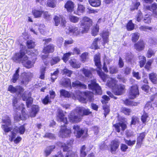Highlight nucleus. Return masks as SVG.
<instances>
[{
  "instance_id": "1",
  "label": "nucleus",
  "mask_w": 157,
  "mask_h": 157,
  "mask_svg": "<svg viewBox=\"0 0 157 157\" xmlns=\"http://www.w3.org/2000/svg\"><path fill=\"white\" fill-rule=\"evenodd\" d=\"M95 65L97 67L96 70L97 74L104 82L107 80L106 85L112 89L113 91L116 95H121L122 94L124 89V85L120 84L116 85L117 81L114 78H110L104 74L101 69V65L100 60V56L99 54L95 55L94 58Z\"/></svg>"
},
{
  "instance_id": "2",
  "label": "nucleus",
  "mask_w": 157,
  "mask_h": 157,
  "mask_svg": "<svg viewBox=\"0 0 157 157\" xmlns=\"http://www.w3.org/2000/svg\"><path fill=\"white\" fill-rule=\"evenodd\" d=\"M92 22L90 19L87 17H84L82 18L80 27H69L66 32L67 34L71 33L74 36H78L81 33L87 32L92 25Z\"/></svg>"
},
{
  "instance_id": "3",
  "label": "nucleus",
  "mask_w": 157,
  "mask_h": 157,
  "mask_svg": "<svg viewBox=\"0 0 157 157\" xmlns=\"http://www.w3.org/2000/svg\"><path fill=\"white\" fill-rule=\"evenodd\" d=\"M23 90V88L21 86H17L15 87L13 86L12 85H10L8 88V91H10L12 93H16L18 95L20 94L22 96L23 100L24 101H26V105L28 107H29L31 105L33 101V98L31 97V94L29 93L28 97L25 96V94L22 95L21 92Z\"/></svg>"
},
{
  "instance_id": "4",
  "label": "nucleus",
  "mask_w": 157,
  "mask_h": 157,
  "mask_svg": "<svg viewBox=\"0 0 157 157\" xmlns=\"http://www.w3.org/2000/svg\"><path fill=\"white\" fill-rule=\"evenodd\" d=\"M84 97L81 96V92L78 91L75 95L78 97L79 101L82 103H86L88 101H92L93 100V94L92 92L87 91L84 92Z\"/></svg>"
},
{
  "instance_id": "5",
  "label": "nucleus",
  "mask_w": 157,
  "mask_h": 157,
  "mask_svg": "<svg viewBox=\"0 0 157 157\" xmlns=\"http://www.w3.org/2000/svg\"><path fill=\"white\" fill-rule=\"evenodd\" d=\"M78 111L76 108L71 112L68 116L70 121L72 123H78L81 121V116L80 115Z\"/></svg>"
},
{
  "instance_id": "6",
  "label": "nucleus",
  "mask_w": 157,
  "mask_h": 157,
  "mask_svg": "<svg viewBox=\"0 0 157 157\" xmlns=\"http://www.w3.org/2000/svg\"><path fill=\"white\" fill-rule=\"evenodd\" d=\"M88 87L89 89L92 90L93 93L97 94H101L102 91L101 88L96 83V79H92L91 80V83L88 84Z\"/></svg>"
},
{
  "instance_id": "7",
  "label": "nucleus",
  "mask_w": 157,
  "mask_h": 157,
  "mask_svg": "<svg viewBox=\"0 0 157 157\" xmlns=\"http://www.w3.org/2000/svg\"><path fill=\"white\" fill-rule=\"evenodd\" d=\"M2 122L3 123L2 125V128L6 133L12 130V128L10 127L11 125V121L10 118L6 116L5 119L2 120Z\"/></svg>"
},
{
  "instance_id": "8",
  "label": "nucleus",
  "mask_w": 157,
  "mask_h": 157,
  "mask_svg": "<svg viewBox=\"0 0 157 157\" xmlns=\"http://www.w3.org/2000/svg\"><path fill=\"white\" fill-rule=\"evenodd\" d=\"M33 76L32 74L30 72H24L21 75L20 81L21 85H27L30 80Z\"/></svg>"
},
{
  "instance_id": "9",
  "label": "nucleus",
  "mask_w": 157,
  "mask_h": 157,
  "mask_svg": "<svg viewBox=\"0 0 157 157\" xmlns=\"http://www.w3.org/2000/svg\"><path fill=\"white\" fill-rule=\"evenodd\" d=\"M74 130V132L76 137L79 138L81 136L82 138H85L87 136V132L85 131L82 129L80 128L79 127L78 125H75L73 127Z\"/></svg>"
},
{
  "instance_id": "10",
  "label": "nucleus",
  "mask_w": 157,
  "mask_h": 157,
  "mask_svg": "<svg viewBox=\"0 0 157 157\" xmlns=\"http://www.w3.org/2000/svg\"><path fill=\"white\" fill-rule=\"evenodd\" d=\"M71 134V129L67 128L65 125L61 126V129L59 132V135L60 137L62 138L69 137Z\"/></svg>"
},
{
  "instance_id": "11",
  "label": "nucleus",
  "mask_w": 157,
  "mask_h": 157,
  "mask_svg": "<svg viewBox=\"0 0 157 157\" xmlns=\"http://www.w3.org/2000/svg\"><path fill=\"white\" fill-rule=\"evenodd\" d=\"M26 55L24 52L20 51V52L15 53L12 57L13 61L17 63H21Z\"/></svg>"
},
{
  "instance_id": "12",
  "label": "nucleus",
  "mask_w": 157,
  "mask_h": 157,
  "mask_svg": "<svg viewBox=\"0 0 157 157\" xmlns=\"http://www.w3.org/2000/svg\"><path fill=\"white\" fill-rule=\"evenodd\" d=\"M139 94L138 88L137 85H134L130 87L129 94V98H130L134 99Z\"/></svg>"
},
{
  "instance_id": "13",
  "label": "nucleus",
  "mask_w": 157,
  "mask_h": 157,
  "mask_svg": "<svg viewBox=\"0 0 157 157\" xmlns=\"http://www.w3.org/2000/svg\"><path fill=\"white\" fill-rule=\"evenodd\" d=\"M50 95H47L42 100V102L44 104L46 105L48 103L51 102V99H53L56 96L55 93L52 90H50L49 91Z\"/></svg>"
},
{
  "instance_id": "14",
  "label": "nucleus",
  "mask_w": 157,
  "mask_h": 157,
  "mask_svg": "<svg viewBox=\"0 0 157 157\" xmlns=\"http://www.w3.org/2000/svg\"><path fill=\"white\" fill-rule=\"evenodd\" d=\"M73 140H70L67 142V144L61 142H59L57 144L59 147H60L63 148L64 151H68V150L73 144Z\"/></svg>"
},
{
  "instance_id": "15",
  "label": "nucleus",
  "mask_w": 157,
  "mask_h": 157,
  "mask_svg": "<svg viewBox=\"0 0 157 157\" xmlns=\"http://www.w3.org/2000/svg\"><path fill=\"white\" fill-rule=\"evenodd\" d=\"M21 63L26 68H30L33 67L34 63L29 60L28 57L26 55L22 59Z\"/></svg>"
},
{
  "instance_id": "16",
  "label": "nucleus",
  "mask_w": 157,
  "mask_h": 157,
  "mask_svg": "<svg viewBox=\"0 0 157 157\" xmlns=\"http://www.w3.org/2000/svg\"><path fill=\"white\" fill-rule=\"evenodd\" d=\"M13 106V109L15 110H18L21 111V113L24 111L23 105H19L17 103V100L16 97H14L12 100Z\"/></svg>"
},
{
  "instance_id": "17",
  "label": "nucleus",
  "mask_w": 157,
  "mask_h": 157,
  "mask_svg": "<svg viewBox=\"0 0 157 157\" xmlns=\"http://www.w3.org/2000/svg\"><path fill=\"white\" fill-rule=\"evenodd\" d=\"M43 11L41 9V6L39 8H34L33 9L32 13L35 18H39L43 14Z\"/></svg>"
},
{
  "instance_id": "18",
  "label": "nucleus",
  "mask_w": 157,
  "mask_h": 157,
  "mask_svg": "<svg viewBox=\"0 0 157 157\" xmlns=\"http://www.w3.org/2000/svg\"><path fill=\"white\" fill-rule=\"evenodd\" d=\"M16 136L15 133L14 132H11L10 135L9 136V140L11 142L13 141L14 143L16 144L19 143L21 140L22 139L20 136H18L15 139Z\"/></svg>"
},
{
  "instance_id": "19",
  "label": "nucleus",
  "mask_w": 157,
  "mask_h": 157,
  "mask_svg": "<svg viewBox=\"0 0 157 157\" xmlns=\"http://www.w3.org/2000/svg\"><path fill=\"white\" fill-rule=\"evenodd\" d=\"M57 116L59 121L60 122H62L65 124H67V119L66 117H64V115L63 111L62 110H59L58 111Z\"/></svg>"
},
{
  "instance_id": "20",
  "label": "nucleus",
  "mask_w": 157,
  "mask_h": 157,
  "mask_svg": "<svg viewBox=\"0 0 157 157\" xmlns=\"http://www.w3.org/2000/svg\"><path fill=\"white\" fill-rule=\"evenodd\" d=\"M120 144L119 142L117 140L112 141L110 144L111 151L112 154H114L117 149L118 148Z\"/></svg>"
},
{
  "instance_id": "21",
  "label": "nucleus",
  "mask_w": 157,
  "mask_h": 157,
  "mask_svg": "<svg viewBox=\"0 0 157 157\" xmlns=\"http://www.w3.org/2000/svg\"><path fill=\"white\" fill-rule=\"evenodd\" d=\"M77 110L78 111L79 114L81 117L83 115H87L91 113L89 109H85L81 107H77Z\"/></svg>"
},
{
  "instance_id": "22",
  "label": "nucleus",
  "mask_w": 157,
  "mask_h": 157,
  "mask_svg": "<svg viewBox=\"0 0 157 157\" xmlns=\"http://www.w3.org/2000/svg\"><path fill=\"white\" fill-rule=\"evenodd\" d=\"M145 135L144 133H140L137 136L136 145L137 147L139 148L141 147L143 139L145 137Z\"/></svg>"
},
{
  "instance_id": "23",
  "label": "nucleus",
  "mask_w": 157,
  "mask_h": 157,
  "mask_svg": "<svg viewBox=\"0 0 157 157\" xmlns=\"http://www.w3.org/2000/svg\"><path fill=\"white\" fill-rule=\"evenodd\" d=\"M81 71H82V73L85 76L87 77H90L92 75L91 71L94 72L95 71V70L93 68L88 69L87 68L85 67L81 69Z\"/></svg>"
},
{
  "instance_id": "24",
  "label": "nucleus",
  "mask_w": 157,
  "mask_h": 157,
  "mask_svg": "<svg viewBox=\"0 0 157 157\" xmlns=\"http://www.w3.org/2000/svg\"><path fill=\"white\" fill-rule=\"evenodd\" d=\"M113 126L115 127L116 130L118 132H120L121 129L124 131L126 128V124L123 123H117L114 124Z\"/></svg>"
},
{
  "instance_id": "25",
  "label": "nucleus",
  "mask_w": 157,
  "mask_h": 157,
  "mask_svg": "<svg viewBox=\"0 0 157 157\" xmlns=\"http://www.w3.org/2000/svg\"><path fill=\"white\" fill-rule=\"evenodd\" d=\"M72 86L73 87L78 89H86V85L82 84L79 81H76L73 82L72 83Z\"/></svg>"
},
{
  "instance_id": "26",
  "label": "nucleus",
  "mask_w": 157,
  "mask_h": 157,
  "mask_svg": "<svg viewBox=\"0 0 157 157\" xmlns=\"http://www.w3.org/2000/svg\"><path fill=\"white\" fill-rule=\"evenodd\" d=\"M70 65L73 68H79L80 67L81 64L75 59H72L69 61Z\"/></svg>"
},
{
  "instance_id": "27",
  "label": "nucleus",
  "mask_w": 157,
  "mask_h": 157,
  "mask_svg": "<svg viewBox=\"0 0 157 157\" xmlns=\"http://www.w3.org/2000/svg\"><path fill=\"white\" fill-rule=\"evenodd\" d=\"M54 20L55 22V25L56 26H58L59 25L60 21H61V24L63 25H64L66 23V21L61 17L55 16L54 18Z\"/></svg>"
},
{
  "instance_id": "28",
  "label": "nucleus",
  "mask_w": 157,
  "mask_h": 157,
  "mask_svg": "<svg viewBox=\"0 0 157 157\" xmlns=\"http://www.w3.org/2000/svg\"><path fill=\"white\" fill-rule=\"evenodd\" d=\"M65 7L67 9V11L71 12L73 10L74 4L72 1H69L65 4Z\"/></svg>"
},
{
  "instance_id": "29",
  "label": "nucleus",
  "mask_w": 157,
  "mask_h": 157,
  "mask_svg": "<svg viewBox=\"0 0 157 157\" xmlns=\"http://www.w3.org/2000/svg\"><path fill=\"white\" fill-rule=\"evenodd\" d=\"M101 39V38H95L91 46V48L96 49L99 48V46L98 44V43L99 44H100V42H100Z\"/></svg>"
},
{
  "instance_id": "30",
  "label": "nucleus",
  "mask_w": 157,
  "mask_h": 157,
  "mask_svg": "<svg viewBox=\"0 0 157 157\" xmlns=\"http://www.w3.org/2000/svg\"><path fill=\"white\" fill-rule=\"evenodd\" d=\"M54 50V47L53 44H49L44 47L43 49V52L47 54L53 52Z\"/></svg>"
},
{
  "instance_id": "31",
  "label": "nucleus",
  "mask_w": 157,
  "mask_h": 157,
  "mask_svg": "<svg viewBox=\"0 0 157 157\" xmlns=\"http://www.w3.org/2000/svg\"><path fill=\"white\" fill-rule=\"evenodd\" d=\"M102 35L103 42H101V43L102 44L103 46H104L105 44L108 41L109 32L107 31H103Z\"/></svg>"
},
{
  "instance_id": "32",
  "label": "nucleus",
  "mask_w": 157,
  "mask_h": 157,
  "mask_svg": "<svg viewBox=\"0 0 157 157\" xmlns=\"http://www.w3.org/2000/svg\"><path fill=\"white\" fill-rule=\"evenodd\" d=\"M85 7L82 5L78 4L76 11H75V13L78 15H80L85 11Z\"/></svg>"
},
{
  "instance_id": "33",
  "label": "nucleus",
  "mask_w": 157,
  "mask_h": 157,
  "mask_svg": "<svg viewBox=\"0 0 157 157\" xmlns=\"http://www.w3.org/2000/svg\"><path fill=\"white\" fill-rule=\"evenodd\" d=\"M55 148V146L54 145L47 147L44 151L45 156L47 157L49 155Z\"/></svg>"
},
{
  "instance_id": "34",
  "label": "nucleus",
  "mask_w": 157,
  "mask_h": 157,
  "mask_svg": "<svg viewBox=\"0 0 157 157\" xmlns=\"http://www.w3.org/2000/svg\"><path fill=\"white\" fill-rule=\"evenodd\" d=\"M135 48L138 51L142 50L144 48V44L143 40H140L134 45Z\"/></svg>"
},
{
  "instance_id": "35",
  "label": "nucleus",
  "mask_w": 157,
  "mask_h": 157,
  "mask_svg": "<svg viewBox=\"0 0 157 157\" xmlns=\"http://www.w3.org/2000/svg\"><path fill=\"white\" fill-rule=\"evenodd\" d=\"M25 130V128L24 126L22 125L20 126L19 127H16L12 132H14L15 133L16 132V133H19L21 134H22L24 133Z\"/></svg>"
},
{
  "instance_id": "36",
  "label": "nucleus",
  "mask_w": 157,
  "mask_h": 157,
  "mask_svg": "<svg viewBox=\"0 0 157 157\" xmlns=\"http://www.w3.org/2000/svg\"><path fill=\"white\" fill-rule=\"evenodd\" d=\"M39 107L38 105H34L32 107V110L30 115L31 117H34L36 116L39 110Z\"/></svg>"
},
{
  "instance_id": "37",
  "label": "nucleus",
  "mask_w": 157,
  "mask_h": 157,
  "mask_svg": "<svg viewBox=\"0 0 157 157\" xmlns=\"http://www.w3.org/2000/svg\"><path fill=\"white\" fill-rule=\"evenodd\" d=\"M89 2L91 6L94 7H98L101 4L100 0H89Z\"/></svg>"
},
{
  "instance_id": "38",
  "label": "nucleus",
  "mask_w": 157,
  "mask_h": 157,
  "mask_svg": "<svg viewBox=\"0 0 157 157\" xmlns=\"http://www.w3.org/2000/svg\"><path fill=\"white\" fill-rule=\"evenodd\" d=\"M149 78L151 82L154 84L157 83V75L154 73H151L149 74Z\"/></svg>"
},
{
  "instance_id": "39",
  "label": "nucleus",
  "mask_w": 157,
  "mask_h": 157,
  "mask_svg": "<svg viewBox=\"0 0 157 157\" xmlns=\"http://www.w3.org/2000/svg\"><path fill=\"white\" fill-rule=\"evenodd\" d=\"M60 60V58L58 56H55L52 57V59L50 61V63L51 66L56 64Z\"/></svg>"
},
{
  "instance_id": "40",
  "label": "nucleus",
  "mask_w": 157,
  "mask_h": 157,
  "mask_svg": "<svg viewBox=\"0 0 157 157\" xmlns=\"http://www.w3.org/2000/svg\"><path fill=\"white\" fill-rule=\"evenodd\" d=\"M27 117V115H24V116L22 117L21 116L20 113H16L15 114L14 116V119L15 120L17 121L20 120L25 119Z\"/></svg>"
},
{
  "instance_id": "41",
  "label": "nucleus",
  "mask_w": 157,
  "mask_h": 157,
  "mask_svg": "<svg viewBox=\"0 0 157 157\" xmlns=\"http://www.w3.org/2000/svg\"><path fill=\"white\" fill-rule=\"evenodd\" d=\"M62 86L65 87H71V82L70 79L67 78L64 79L61 83Z\"/></svg>"
},
{
  "instance_id": "42",
  "label": "nucleus",
  "mask_w": 157,
  "mask_h": 157,
  "mask_svg": "<svg viewBox=\"0 0 157 157\" xmlns=\"http://www.w3.org/2000/svg\"><path fill=\"white\" fill-rule=\"evenodd\" d=\"M19 68H18V69L16 71L15 73L13 75L12 80V82H13V83L16 82L19 78Z\"/></svg>"
},
{
  "instance_id": "43",
  "label": "nucleus",
  "mask_w": 157,
  "mask_h": 157,
  "mask_svg": "<svg viewBox=\"0 0 157 157\" xmlns=\"http://www.w3.org/2000/svg\"><path fill=\"white\" fill-rule=\"evenodd\" d=\"M61 97H63L65 98H69L70 96L69 93L64 90H61L60 91Z\"/></svg>"
},
{
  "instance_id": "44",
  "label": "nucleus",
  "mask_w": 157,
  "mask_h": 157,
  "mask_svg": "<svg viewBox=\"0 0 157 157\" xmlns=\"http://www.w3.org/2000/svg\"><path fill=\"white\" fill-rule=\"evenodd\" d=\"M86 155V147L85 145H83L81 147L80 150V157H85Z\"/></svg>"
},
{
  "instance_id": "45",
  "label": "nucleus",
  "mask_w": 157,
  "mask_h": 157,
  "mask_svg": "<svg viewBox=\"0 0 157 157\" xmlns=\"http://www.w3.org/2000/svg\"><path fill=\"white\" fill-rule=\"evenodd\" d=\"M139 59L140 60V66L142 67L144 66L146 63V58L144 56H139Z\"/></svg>"
},
{
  "instance_id": "46",
  "label": "nucleus",
  "mask_w": 157,
  "mask_h": 157,
  "mask_svg": "<svg viewBox=\"0 0 157 157\" xmlns=\"http://www.w3.org/2000/svg\"><path fill=\"white\" fill-rule=\"evenodd\" d=\"M146 8L147 10L154 12L157 9V4L154 3L150 6H146Z\"/></svg>"
},
{
  "instance_id": "47",
  "label": "nucleus",
  "mask_w": 157,
  "mask_h": 157,
  "mask_svg": "<svg viewBox=\"0 0 157 157\" xmlns=\"http://www.w3.org/2000/svg\"><path fill=\"white\" fill-rule=\"evenodd\" d=\"M124 103L127 105L136 106L137 105V102L132 101L128 99L125 100Z\"/></svg>"
},
{
  "instance_id": "48",
  "label": "nucleus",
  "mask_w": 157,
  "mask_h": 157,
  "mask_svg": "<svg viewBox=\"0 0 157 157\" xmlns=\"http://www.w3.org/2000/svg\"><path fill=\"white\" fill-rule=\"evenodd\" d=\"M134 28V24L132 23V21H130L127 24V29L128 31L133 30Z\"/></svg>"
},
{
  "instance_id": "49",
  "label": "nucleus",
  "mask_w": 157,
  "mask_h": 157,
  "mask_svg": "<svg viewBox=\"0 0 157 157\" xmlns=\"http://www.w3.org/2000/svg\"><path fill=\"white\" fill-rule=\"evenodd\" d=\"M69 19L73 23L77 22L79 20L78 17L71 15L69 16Z\"/></svg>"
},
{
  "instance_id": "50",
  "label": "nucleus",
  "mask_w": 157,
  "mask_h": 157,
  "mask_svg": "<svg viewBox=\"0 0 157 157\" xmlns=\"http://www.w3.org/2000/svg\"><path fill=\"white\" fill-rule=\"evenodd\" d=\"M56 0H48L47 5L51 8H54L56 6Z\"/></svg>"
},
{
  "instance_id": "51",
  "label": "nucleus",
  "mask_w": 157,
  "mask_h": 157,
  "mask_svg": "<svg viewBox=\"0 0 157 157\" xmlns=\"http://www.w3.org/2000/svg\"><path fill=\"white\" fill-rule=\"evenodd\" d=\"M132 41L135 42L138 40L140 34L138 33H135L132 34Z\"/></svg>"
},
{
  "instance_id": "52",
  "label": "nucleus",
  "mask_w": 157,
  "mask_h": 157,
  "mask_svg": "<svg viewBox=\"0 0 157 157\" xmlns=\"http://www.w3.org/2000/svg\"><path fill=\"white\" fill-rule=\"evenodd\" d=\"M65 157H78L77 154L72 151H69Z\"/></svg>"
},
{
  "instance_id": "53",
  "label": "nucleus",
  "mask_w": 157,
  "mask_h": 157,
  "mask_svg": "<svg viewBox=\"0 0 157 157\" xmlns=\"http://www.w3.org/2000/svg\"><path fill=\"white\" fill-rule=\"evenodd\" d=\"M27 45L29 48H33L35 46V42L31 40H29L27 41Z\"/></svg>"
},
{
  "instance_id": "54",
  "label": "nucleus",
  "mask_w": 157,
  "mask_h": 157,
  "mask_svg": "<svg viewBox=\"0 0 157 157\" xmlns=\"http://www.w3.org/2000/svg\"><path fill=\"white\" fill-rule=\"evenodd\" d=\"M155 52L154 50L151 49H149L147 52V56L148 58H150L155 55Z\"/></svg>"
},
{
  "instance_id": "55",
  "label": "nucleus",
  "mask_w": 157,
  "mask_h": 157,
  "mask_svg": "<svg viewBox=\"0 0 157 157\" xmlns=\"http://www.w3.org/2000/svg\"><path fill=\"white\" fill-rule=\"evenodd\" d=\"M71 52H68L64 54L63 57V59L64 62H66L68 60L69 57L72 55Z\"/></svg>"
},
{
  "instance_id": "56",
  "label": "nucleus",
  "mask_w": 157,
  "mask_h": 157,
  "mask_svg": "<svg viewBox=\"0 0 157 157\" xmlns=\"http://www.w3.org/2000/svg\"><path fill=\"white\" fill-rule=\"evenodd\" d=\"M148 117L147 114L144 112L141 118V120L143 123H145L147 122Z\"/></svg>"
},
{
  "instance_id": "57",
  "label": "nucleus",
  "mask_w": 157,
  "mask_h": 157,
  "mask_svg": "<svg viewBox=\"0 0 157 157\" xmlns=\"http://www.w3.org/2000/svg\"><path fill=\"white\" fill-rule=\"evenodd\" d=\"M99 29V27L97 25L93 29L92 31V34L94 36L98 34Z\"/></svg>"
},
{
  "instance_id": "58",
  "label": "nucleus",
  "mask_w": 157,
  "mask_h": 157,
  "mask_svg": "<svg viewBox=\"0 0 157 157\" xmlns=\"http://www.w3.org/2000/svg\"><path fill=\"white\" fill-rule=\"evenodd\" d=\"M124 140L125 141V143L128 146H132L135 144L136 143V140L131 141L130 140H128L124 139Z\"/></svg>"
},
{
  "instance_id": "59",
  "label": "nucleus",
  "mask_w": 157,
  "mask_h": 157,
  "mask_svg": "<svg viewBox=\"0 0 157 157\" xmlns=\"http://www.w3.org/2000/svg\"><path fill=\"white\" fill-rule=\"evenodd\" d=\"M88 53L87 52L83 53L80 56L81 59L82 61L85 62L88 58Z\"/></svg>"
},
{
  "instance_id": "60",
  "label": "nucleus",
  "mask_w": 157,
  "mask_h": 157,
  "mask_svg": "<svg viewBox=\"0 0 157 157\" xmlns=\"http://www.w3.org/2000/svg\"><path fill=\"white\" fill-rule=\"evenodd\" d=\"M139 121V118H138L137 117L133 116L132 118L131 124L135 125L138 123Z\"/></svg>"
},
{
  "instance_id": "61",
  "label": "nucleus",
  "mask_w": 157,
  "mask_h": 157,
  "mask_svg": "<svg viewBox=\"0 0 157 157\" xmlns=\"http://www.w3.org/2000/svg\"><path fill=\"white\" fill-rule=\"evenodd\" d=\"M63 74H65L67 76L70 77L71 75L72 74V71L69 70L66 68H65L63 70L62 72Z\"/></svg>"
},
{
  "instance_id": "62",
  "label": "nucleus",
  "mask_w": 157,
  "mask_h": 157,
  "mask_svg": "<svg viewBox=\"0 0 157 157\" xmlns=\"http://www.w3.org/2000/svg\"><path fill=\"white\" fill-rule=\"evenodd\" d=\"M121 111L124 114L126 115H129L131 112V111L129 109L125 107L121 109Z\"/></svg>"
},
{
  "instance_id": "63",
  "label": "nucleus",
  "mask_w": 157,
  "mask_h": 157,
  "mask_svg": "<svg viewBox=\"0 0 157 157\" xmlns=\"http://www.w3.org/2000/svg\"><path fill=\"white\" fill-rule=\"evenodd\" d=\"M144 21L146 23H150L151 22V16L149 15H146L144 18Z\"/></svg>"
},
{
  "instance_id": "64",
  "label": "nucleus",
  "mask_w": 157,
  "mask_h": 157,
  "mask_svg": "<svg viewBox=\"0 0 157 157\" xmlns=\"http://www.w3.org/2000/svg\"><path fill=\"white\" fill-rule=\"evenodd\" d=\"M118 71V68L117 67L113 66L109 68V72L111 74L117 73Z\"/></svg>"
}]
</instances>
